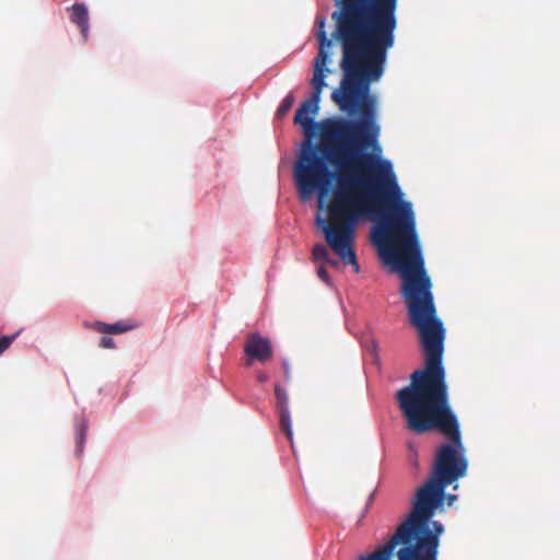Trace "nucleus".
Segmentation results:
<instances>
[{
  "mask_svg": "<svg viewBox=\"0 0 560 560\" xmlns=\"http://www.w3.org/2000/svg\"><path fill=\"white\" fill-rule=\"evenodd\" d=\"M336 28L332 36L341 43L340 62L343 79L331 94L342 112L360 114L359 119L327 118L315 122L319 109L325 77L330 72L329 49L332 40L326 33V19L316 18L318 54L311 80L313 94L298 108L294 122L303 128L305 140L294 164L293 177L301 200L318 194L322 209L330 183L327 218L316 217V224L329 247L345 265L360 271L353 249L355 226L359 220L378 214L380 222L373 231V242L380 247L383 259L395 268L401 261L410 264L423 257L416 230L412 205L401 199L395 174L388 161L373 165V156L364 153L377 142L380 127L375 122V98L370 94L371 83L384 72L387 50L394 46L397 18L390 37L368 39L360 35H342L340 23L331 14Z\"/></svg>",
  "mask_w": 560,
  "mask_h": 560,
  "instance_id": "f257e3e1",
  "label": "nucleus"
},
{
  "mask_svg": "<svg viewBox=\"0 0 560 560\" xmlns=\"http://www.w3.org/2000/svg\"><path fill=\"white\" fill-rule=\"evenodd\" d=\"M412 260L410 264L401 261L395 270L402 281L401 294L409 323L418 331L424 364L410 375V384L396 393V399L409 431L416 434L438 431L450 441L436 450L430 472L432 478L448 487L466 476L468 460L459 422L450 405L443 366L445 329L436 314L431 278L423 257Z\"/></svg>",
  "mask_w": 560,
  "mask_h": 560,
  "instance_id": "f03ea898",
  "label": "nucleus"
},
{
  "mask_svg": "<svg viewBox=\"0 0 560 560\" xmlns=\"http://www.w3.org/2000/svg\"><path fill=\"white\" fill-rule=\"evenodd\" d=\"M445 489V485L429 476L415 493L410 514L388 541L358 560H392L399 545L398 560H436L444 526L432 517L443 510Z\"/></svg>",
  "mask_w": 560,
  "mask_h": 560,
  "instance_id": "7ed1b4c3",
  "label": "nucleus"
},
{
  "mask_svg": "<svg viewBox=\"0 0 560 560\" xmlns=\"http://www.w3.org/2000/svg\"><path fill=\"white\" fill-rule=\"evenodd\" d=\"M334 18L342 35H360L368 39L390 37L398 0H336Z\"/></svg>",
  "mask_w": 560,
  "mask_h": 560,
  "instance_id": "20e7f679",
  "label": "nucleus"
},
{
  "mask_svg": "<svg viewBox=\"0 0 560 560\" xmlns=\"http://www.w3.org/2000/svg\"><path fill=\"white\" fill-rule=\"evenodd\" d=\"M244 352L249 358L246 362L247 366L252 364L250 360L265 363L270 360L273 354L270 340L258 332H253L247 336L244 345Z\"/></svg>",
  "mask_w": 560,
  "mask_h": 560,
  "instance_id": "39448f33",
  "label": "nucleus"
},
{
  "mask_svg": "<svg viewBox=\"0 0 560 560\" xmlns=\"http://www.w3.org/2000/svg\"><path fill=\"white\" fill-rule=\"evenodd\" d=\"M275 396H276V409L279 413V424L281 431L285 434L289 442L293 446V432H292V421L291 413L289 410V396L287 392L279 385H275Z\"/></svg>",
  "mask_w": 560,
  "mask_h": 560,
  "instance_id": "423d86ee",
  "label": "nucleus"
},
{
  "mask_svg": "<svg viewBox=\"0 0 560 560\" xmlns=\"http://www.w3.org/2000/svg\"><path fill=\"white\" fill-rule=\"evenodd\" d=\"M67 11L69 12L70 21L79 27L83 39L88 40L90 18L86 5L84 3H74L67 8Z\"/></svg>",
  "mask_w": 560,
  "mask_h": 560,
  "instance_id": "0eeeda50",
  "label": "nucleus"
},
{
  "mask_svg": "<svg viewBox=\"0 0 560 560\" xmlns=\"http://www.w3.org/2000/svg\"><path fill=\"white\" fill-rule=\"evenodd\" d=\"M89 328L104 335H118L127 332L136 327L135 324L129 322H117L114 324H106L103 322H94L86 325Z\"/></svg>",
  "mask_w": 560,
  "mask_h": 560,
  "instance_id": "6e6552de",
  "label": "nucleus"
},
{
  "mask_svg": "<svg viewBox=\"0 0 560 560\" xmlns=\"http://www.w3.org/2000/svg\"><path fill=\"white\" fill-rule=\"evenodd\" d=\"M88 424L85 420H79L75 423V442H77V456H81L83 453L84 442L86 439Z\"/></svg>",
  "mask_w": 560,
  "mask_h": 560,
  "instance_id": "1a4fd4ad",
  "label": "nucleus"
},
{
  "mask_svg": "<svg viewBox=\"0 0 560 560\" xmlns=\"http://www.w3.org/2000/svg\"><path fill=\"white\" fill-rule=\"evenodd\" d=\"M328 248L326 245L318 243L313 247L312 255L316 261H327L331 265H336V261L328 259Z\"/></svg>",
  "mask_w": 560,
  "mask_h": 560,
  "instance_id": "9d476101",
  "label": "nucleus"
},
{
  "mask_svg": "<svg viewBox=\"0 0 560 560\" xmlns=\"http://www.w3.org/2000/svg\"><path fill=\"white\" fill-rule=\"evenodd\" d=\"M293 103H294L293 95L292 94L287 95L278 108V112H277L278 115H280V116L285 115L292 107Z\"/></svg>",
  "mask_w": 560,
  "mask_h": 560,
  "instance_id": "9b49d317",
  "label": "nucleus"
},
{
  "mask_svg": "<svg viewBox=\"0 0 560 560\" xmlns=\"http://www.w3.org/2000/svg\"><path fill=\"white\" fill-rule=\"evenodd\" d=\"M19 335V332L12 335V336H3L0 338V355L7 350L9 349V347L12 345V342L14 341V339L16 338V336Z\"/></svg>",
  "mask_w": 560,
  "mask_h": 560,
  "instance_id": "f8f14e48",
  "label": "nucleus"
},
{
  "mask_svg": "<svg viewBox=\"0 0 560 560\" xmlns=\"http://www.w3.org/2000/svg\"><path fill=\"white\" fill-rule=\"evenodd\" d=\"M100 347L104 349H114L116 347L115 341L112 337L104 336L100 341Z\"/></svg>",
  "mask_w": 560,
  "mask_h": 560,
  "instance_id": "ddd939ff",
  "label": "nucleus"
},
{
  "mask_svg": "<svg viewBox=\"0 0 560 560\" xmlns=\"http://www.w3.org/2000/svg\"><path fill=\"white\" fill-rule=\"evenodd\" d=\"M317 276H318L323 281H325L326 283H328V282H329L328 271L326 270V268H325V267H323V266H322V267H319V268L317 269Z\"/></svg>",
  "mask_w": 560,
  "mask_h": 560,
  "instance_id": "4468645a",
  "label": "nucleus"
},
{
  "mask_svg": "<svg viewBox=\"0 0 560 560\" xmlns=\"http://www.w3.org/2000/svg\"><path fill=\"white\" fill-rule=\"evenodd\" d=\"M257 381H258L259 383H265V382H267V381H268V375H267L265 372H259V373L257 374Z\"/></svg>",
  "mask_w": 560,
  "mask_h": 560,
  "instance_id": "2eb2a0df",
  "label": "nucleus"
},
{
  "mask_svg": "<svg viewBox=\"0 0 560 560\" xmlns=\"http://www.w3.org/2000/svg\"><path fill=\"white\" fill-rule=\"evenodd\" d=\"M445 500H446L447 504L451 506L457 500V495L456 494L445 495Z\"/></svg>",
  "mask_w": 560,
  "mask_h": 560,
  "instance_id": "dca6fc26",
  "label": "nucleus"
},
{
  "mask_svg": "<svg viewBox=\"0 0 560 560\" xmlns=\"http://www.w3.org/2000/svg\"><path fill=\"white\" fill-rule=\"evenodd\" d=\"M283 369H284L285 377L289 378V366L285 362L283 363Z\"/></svg>",
  "mask_w": 560,
  "mask_h": 560,
  "instance_id": "f3484780",
  "label": "nucleus"
}]
</instances>
